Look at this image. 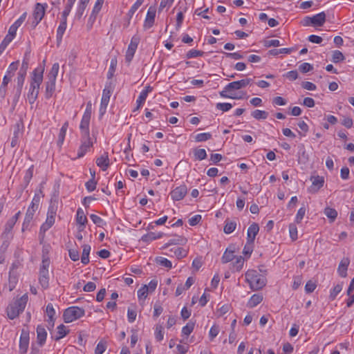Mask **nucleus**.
<instances>
[{
    "label": "nucleus",
    "instance_id": "1",
    "mask_svg": "<svg viewBox=\"0 0 354 354\" xmlns=\"http://www.w3.org/2000/svg\"><path fill=\"white\" fill-rule=\"evenodd\" d=\"M44 69L35 68L31 77L29 90L27 94V98L30 104L35 103L38 97L40 86L43 81Z\"/></svg>",
    "mask_w": 354,
    "mask_h": 354
},
{
    "label": "nucleus",
    "instance_id": "2",
    "mask_svg": "<svg viewBox=\"0 0 354 354\" xmlns=\"http://www.w3.org/2000/svg\"><path fill=\"white\" fill-rule=\"evenodd\" d=\"M26 294L11 302L7 307V315L10 319L17 317L24 311L28 301Z\"/></svg>",
    "mask_w": 354,
    "mask_h": 354
},
{
    "label": "nucleus",
    "instance_id": "3",
    "mask_svg": "<svg viewBox=\"0 0 354 354\" xmlns=\"http://www.w3.org/2000/svg\"><path fill=\"white\" fill-rule=\"evenodd\" d=\"M245 279L250 288L254 290L261 289L266 283V277L254 270H248L245 273Z\"/></svg>",
    "mask_w": 354,
    "mask_h": 354
},
{
    "label": "nucleus",
    "instance_id": "4",
    "mask_svg": "<svg viewBox=\"0 0 354 354\" xmlns=\"http://www.w3.org/2000/svg\"><path fill=\"white\" fill-rule=\"evenodd\" d=\"M49 266L50 260L48 258L43 259L39 275V283L43 289H47L49 286Z\"/></svg>",
    "mask_w": 354,
    "mask_h": 354
},
{
    "label": "nucleus",
    "instance_id": "5",
    "mask_svg": "<svg viewBox=\"0 0 354 354\" xmlns=\"http://www.w3.org/2000/svg\"><path fill=\"white\" fill-rule=\"evenodd\" d=\"M85 314L83 308L78 306H71L66 308L63 314V319L65 323H71L81 318Z\"/></svg>",
    "mask_w": 354,
    "mask_h": 354
},
{
    "label": "nucleus",
    "instance_id": "6",
    "mask_svg": "<svg viewBox=\"0 0 354 354\" xmlns=\"http://www.w3.org/2000/svg\"><path fill=\"white\" fill-rule=\"evenodd\" d=\"M39 197L35 196L30 205L28 207L26 213L25 218L23 223L22 230L24 231L29 226L30 223L33 218L34 214L39 205Z\"/></svg>",
    "mask_w": 354,
    "mask_h": 354
},
{
    "label": "nucleus",
    "instance_id": "7",
    "mask_svg": "<svg viewBox=\"0 0 354 354\" xmlns=\"http://www.w3.org/2000/svg\"><path fill=\"white\" fill-rule=\"evenodd\" d=\"M113 91V88L111 86V83L106 84L105 88L102 92V96L101 99V103L100 106V116L102 117L106 113L107 106L109 104L110 97L111 95V93Z\"/></svg>",
    "mask_w": 354,
    "mask_h": 354
},
{
    "label": "nucleus",
    "instance_id": "8",
    "mask_svg": "<svg viewBox=\"0 0 354 354\" xmlns=\"http://www.w3.org/2000/svg\"><path fill=\"white\" fill-rule=\"evenodd\" d=\"M93 146L90 135L82 136L81 145L77 151V158H82Z\"/></svg>",
    "mask_w": 354,
    "mask_h": 354
},
{
    "label": "nucleus",
    "instance_id": "9",
    "mask_svg": "<svg viewBox=\"0 0 354 354\" xmlns=\"http://www.w3.org/2000/svg\"><path fill=\"white\" fill-rule=\"evenodd\" d=\"M140 41L139 37L136 36H133L131 39V42L128 46V49L125 55V59L126 62L128 63H130L134 56V54L136 53V50L138 48V44Z\"/></svg>",
    "mask_w": 354,
    "mask_h": 354
},
{
    "label": "nucleus",
    "instance_id": "10",
    "mask_svg": "<svg viewBox=\"0 0 354 354\" xmlns=\"http://www.w3.org/2000/svg\"><path fill=\"white\" fill-rule=\"evenodd\" d=\"M29 331L22 329L19 339V352L21 354H26L29 346Z\"/></svg>",
    "mask_w": 354,
    "mask_h": 354
},
{
    "label": "nucleus",
    "instance_id": "11",
    "mask_svg": "<svg viewBox=\"0 0 354 354\" xmlns=\"http://www.w3.org/2000/svg\"><path fill=\"white\" fill-rule=\"evenodd\" d=\"M47 6L46 4H41L39 3H37L35 7V10L33 12V17H34V21L35 26H37L41 20L43 19L44 15H45V8Z\"/></svg>",
    "mask_w": 354,
    "mask_h": 354
},
{
    "label": "nucleus",
    "instance_id": "12",
    "mask_svg": "<svg viewBox=\"0 0 354 354\" xmlns=\"http://www.w3.org/2000/svg\"><path fill=\"white\" fill-rule=\"evenodd\" d=\"M187 192V188L186 185H181L173 189L170 193V196L174 201H180L185 196Z\"/></svg>",
    "mask_w": 354,
    "mask_h": 354
},
{
    "label": "nucleus",
    "instance_id": "13",
    "mask_svg": "<svg viewBox=\"0 0 354 354\" xmlns=\"http://www.w3.org/2000/svg\"><path fill=\"white\" fill-rule=\"evenodd\" d=\"M16 223L10 218L5 224L4 230L1 235L2 239H12L13 237L12 229Z\"/></svg>",
    "mask_w": 354,
    "mask_h": 354
},
{
    "label": "nucleus",
    "instance_id": "14",
    "mask_svg": "<svg viewBox=\"0 0 354 354\" xmlns=\"http://www.w3.org/2000/svg\"><path fill=\"white\" fill-rule=\"evenodd\" d=\"M259 231V225L256 223H252L248 229L247 233V243L252 245L254 243L255 237Z\"/></svg>",
    "mask_w": 354,
    "mask_h": 354
},
{
    "label": "nucleus",
    "instance_id": "15",
    "mask_svg": "<svg viewBox=\"0 0 354 354\" xmlns=\"http://www.w3.org/2000/svg\"><path fill=\"white\" fill-rule=\"evenodd\" d=\"M252 82V79L246 78L239 81H234L226 85V89L239 90L245 88Z\"/></svg>",
    "mask_w": 354,
    "mask_h": 354
},
{
    "label": "nucleus",
    "instance_id": "16",
    "mask_svg": "<svg viewBox=\"0 0 354 354\" xmlns=\"http://www.w3.org/2000/svg\"><path fill=\"white\" fill-rule=\"evenodd\" d=\"M156 10L150 7L147 11L146 18L144 21L143 28L145 30L151 28L155 22Z\"/></svg>",
    "mask_w": 354,
    "mask_h": 354
},
{
    "label": "nucleus",
    "instance_id": "17",
    "mask_svg": "<svg viewBox=\"0 0 354 354\" xmlns=\"http://www.w3.org/2000/svg\"><path fill=\"white\" fill-rule=\"evenodd\" d=\"M76 221L77 223L79 225L78 231L82 232L84 230L86 223H87L88 221L82 208H78L77 210Z\"/></svg>",
    "mask_w": 354,
    "mask_h": 354
},
{
    "label": "nucleus",
    "instance_id": "18",
    "mask_svg": "<svg viewBox=\"0 0 354 354\" xmlns=\"http://www.w3.org/2000/svg\"><path fill=\"white\" fill-rule=\"evenodd\" d=\"M349 264L350 259L348 257L343 258L339 262L337 268V273L341 277H346L348 267Z\"/></svg>",
    "mask_w": 354,
    "mask_h": 354
},
{
    "label": "nucleus",
    "instance_id": "19",
    "mask_svg": "<svg viewBox=\"0 0 354 354\" xmlns=\"http://www.w3.org/2000/svg\"><path fill=\"white\" fill-rule=\"evenodd\" d=\"M312 180V186L310 187V192L315 193L323 187L324 183V178L323 176H313L310 179Z\"/></svg>",
    "mask_w": 354,
    "mask_h": 354
},
{
    "label": "nucleus",
    "instance_id": "20",
    "mask_svg": "<svg viewBox=\"0 0 354 354\" xmlns=\"http://www.w3.org/2000/svg\"><path fill=\"white\" fill-rule=\"evenodd\" d=\"M26 76V74H25V73H19V72L17 73L16 93H15V97L17 98V100H18L19 96L21 95Z\"/></svg>",
    "mask_w": 354,
    "mask_h": 354
},
{
    "label": "nucleus",
    "instance_id": "21",
    "mask_svg": "<svg viewBox=\"0 0 354 354\" xmlns=\"http://www.w3.org/2000/svg\"><path fill=\"white\" fill-rule=\"evenodd\" d=\"M36 331L37 343L40 346H42L46 342L47 332L45 328L41 325L37 326Z\"/></svg>",
    "mask_w": 354,
    "mask_h": 354
},
{
    "label": "nucleus",
    "instance_id": "22",
    "mask_svg": "<svg viewBox=\"0 0 354 354\" xmlns=\"http://www.w3.org/2000/svg\"><path fill=\"white\" fill-rule=\"evenodd\" d=\"M326 17L324 12H321L311 17L312 25L314 26H322L326 21Z\"/></svg>",
    "mask_w": 354,
    "mask_h": 354
},
{
    "label": "nucleus",
    "instance_id": "23",
    "mask_svg": "<svg viewBox=\"0 0 354 354\" xmlns=\"http://www.w3.org/2000/svg\"><path fill=\"white\" fill-rule=\"evenodd\" d=\"M96 164L103 171H106L109 166V159L107 153H104L100 157L96 160Z\"/></svg>",
    "mask_w": 354,
    "mask_h": 354
},
{
    "label": "nucleus",
    "instance_id": "24",
    "mask_svg": "<svg viewBox=\"0 0 354 354\" xmlns=\"http://www.w3.org/2000/svg\"><path fill=\"white\" fill-rule=\"evenodd\" d=\"M91 118L83 116L81 120L80 129L82 136L90 135L89 134V124Z\"/></svg>",
    "mask_w": 354,
    "mask_h": 354
},
{
    "label": "nucleus",
    "instance_id": "25",
    "mask_svg": "<svg viewBox=\"0 0 354 354\" xmlns=\"http://www.w3.org/2000/svg\"><path fill=\"white\" fill-rule=\"evenodd\" d=\"M12 78V76L8 75V74H6L3 78V81H2V83H1V85L0 86V96L2 97V98H4L6 95V92H7V86L8 84V83L11 81Z\"/></svg>",
    "mask_w": 354,
    "mask_h": 354
},
{
    "label": "nucleus",
    "instance_id": "26",
    "mask_svg": "<svg viewBox=\"0 0 354 354\" xmlns=\"http://www.w3.org/2000/svg\"><path fill=\"white\" fill-rule=\"evenodd\" d=\"M69 333V330L64 324H60L57 328V333L54 336H52L55 341H59L65 337Z\"/></svg>",
    "mask_w": 354,
    "mask_h": 354
},
{
    "label": "nucleus",
    "instance_id": "27",
    "mask_svg": "<svg viewBox=\"0 0 354 354\" xmlns=\"http://www.w3.org/2000/svg\"><path fill=\"white\" fill-rule=\"evenodd\" d=\"M55 82L56 80L48 79V81L46 82L45 96L47 99L52 97L55 90Z\"/></svg>",
    "mask_w": 354,
    "mask_h": 354
},
{
    "label": "nucleus",
    "instance_id": "28",
    "mask_svg": "<svg viewBox=\"0 0 354 354\" xmlns=\"http://www.w3.org/2000/svg\"><path fill=\"white\" fill-rule=\"evenodd\" d=\"M163 234H164L162 232L155 233V232H149V233L143 235L141 238V240L143 242L147 243V242L156 240V239H160L161 237H162Z\"/></svg>",
    "mask_w": 354,
    "mask_h": 354
},
{
    "label": "nucleus",
    "instance_id": "29",
    "mask_svg": "<svg viewBox=\"0 0 354 354\" xmlns=\"http://www.w3.org/2000/svg\"><path fill=\"white\" fill-rule=\"evenodd\" d=\"M68 121H66L60 131H59V135H58V140H57V145L61 147L63 143H64V139H65V136H66V131L68 129Z\"/></svg>",
    "mask_w": 354,
    "mask_h": 354
},
{
    "label": "nucleus",
    "instance_id": "30",
    "mask_svg": "<svg viewBox=\"0 0 354 354\" xmlns=\"http://www.w3.org/2000/svg\"><path fill=\"white\" fill-rule=\"evenodd\" d=\"M83 250H82V254L81 257V262L84 265H86L89 263V254L91 252V246L89 245H84L82 246Z\"/></svg>",
    "mask_w": 354,
    "mask_h": 354
},
{
    "label": "nucleus",
    "instance_id": "31",
    "mask_svg": "<svg viewBox=\"0 0 354 354\" xmlns=\"http://www.w3.org/2000/svg\"><path fill=\"white\" fill-rule=\"evenodd\" d=\"M263 300V296L259 294L253 295L248 301V306L254 308L260 304Z\"/></svg>",
    "mask_w": 354,
    "mask_h": 354
},
{
    "label": "nucleus",
    "instance_id": "32",
    "mask_svg": "<svg viewBox=\"0 0 354 354\" xmlns=\"http://www.w3.org/2000/svg\"><path fill=\"white\" fill-rule=\"evenodd\" d=\"M324 213L330 219V223L334 222L337 216V212L336 209L328 207L324 209Z\"/></svg>",
    "mask_w": 354,
    "mask_h": 354
},
{
    "label": "nucleus",
    "instance_id": "33",
    "mask_svg": "<svg viewBox=\"0 0 354 354\" xmlns=\"http://www.w3.org/2000/svg\"><path fill=\"white\" fill-rule=\"evenodd\" d=\"M118 61L115 57L111 58L110 62V66L109 68V71L107 73V78L111 79L114 76V73L115 72L116 66H117Z\"/></svg>",
    "mask_w": 354,
    "mask_h": 354
},
{
    "label": "nucleus",
    "instance_id": "34",
    "mask_svg": "<svg viewBox=\"0 0 354 354\" xmlns=\"http://www.w3.org/2000/svg\"><path fill=\"white\" fill-rule=\"evenodd\" d=\"M59 70V65L58 63H55L53 64L50 71L48 74V79L56 80L57 76Z\"/></svg>",
    "mask_w": 354,
    "mask_h": 354
},
{
    "label": "nucleus",
    "instance_id": "35",
    "mask_svg": "<svg viewBox=\"0 0 354 354\" xmlns=\"http://www.w3.org/2000/svg\"><path fill=\"white\" fill-rule=\"evenodd\" d=\"M46 313L48 317V322H52V327L54 326V315H55V310L52 304H48L46 306Z\"/></svg>",
    "mask_w": 354,
    "mask_h": 354
},
{
    "label": "nucleus",
    "instance_id": "36",
    "mask_svg": "<svg viewBox=\"0 0 354 354\" xmlns=\"http://www.w3.org/2000/svg\"><path fill=\"white\" fill-rule=\"evenodd\" d=\"M252 116L256 120H265L268 116V113L266 111L256 109L251 113Z\"/></svg>",
    "mask_w": 354,
    "mask_h": 354
},
{
    "label": "nucleus",
    "instance_id": "37",
    "mask_svg": "<svg viewBox=\"0 0 354 354\" xmlns=\"http://www.w3.org/2000/svg\"><path fill=\"white\" fill-rule=\"evenodd\" d=\"M244 263V259L241 256L237 257L236 258V261L232 263V270L233 271L239 272L240 271Z\"/></svg>",
    "mask_w": 354,
    "mask_h": 354
},
{
    "label": "nucleus",
    "instance_id": "38",
    "mask_svg": "<svg viewBox=\"0 0 354 354\" xmlns=\"http://www.w3.org/2000/svg\"><path fill=\"white\" fill-rule=\"evenodd\" d=\"M186 242V239L182 236H176L169 241L163 247L164 248H167L171 245H183Z\"/></svg>",
    "mask_w": 354,
    "mask_h": 354
},
{
    "label": "nucleus",
    "instance_id": "39",
    "mask_svg": "<svg viewBox=\"0 0 354 354\" xmlns=\"http://www.w3.org/2000/svg\"><path fill=\"white\" fill-rule=\"evenodd\" d=\"M66 24H67V21H66V20L64 21V20L61 19L60 24L58 26V28L57 30V38L58 39H62V38L65 32V30L66 29Z\"/></svg>",
    "mask_w": 354,
    "mask_h": 354
},
{
    "label": "nucleus",
    "instance_id": "40",
    "mask_svg": "<svg viewBox=\"0 0 354 354\" xmlns=\"http://www.w3.org/2000/svg\"><path fill=\"white\" fill-rule=\"evenodd\" d=\"M234 257V251H230L228 249H226L221 258V261L223 263H227L232 261Z\"/></svg>",
    "mask_w": 354,
    "mask_h": 354
},
{
    "label": "nucleus",
    "instance_id": "41",
    "mask_svg": "<svg viewBox=\"0 0 354 354\" xmlns=\"http://www.w3.org/2000/svg\"><path fill=\"white\" fill-rule=\"evenodd\" d=\"M156 262L165 268L170 269L172 267L171 262L167 259L162 257H158L156 259Z\"/></svg>",
    "mask_w": 354,
    "mask_h": 354
},
{
    "label": "nucleus",
    "instance_id": "42",
    "mask_svg": "<svg viewBox=\"0 0 354 354\" xmlns=\"http://www.w3.org/2000/svg\"><path fill=\"white\" fill-rule=\"evenodd\" d=\"M144 0H136L135 3L131 6L130 10L128 12L127 16L129 19H131L133 17V14L139 8V7L143 3Z\"/></svg>",
    "mask_w": 354,
    "mask_h": 354
},
{
    "label": "nucleus",
    "instance_id": "43",
    "mask_svg": "<svg viewBox=\"0 0 354 354\" xmlns=\"http://www.w3.org/2000/svg\"><path fill=\"white\" fill-rule=\"evenodd\" d=\"M194 155L196 160H203L207 158V153L204 149H196Z\"/></svg>",
    "mask_w": 354,
    "mask_h": 354
},
{
    "label": "nucleus",
    "instance_id": "44",
    "mask_svg": "<svg viewBox=\"0 0 354 354\" xmlns=\"http://www.w3.org/2000/svg\"><path fill=\"white\" fill-rule=\"evenodd\" d=\"M236 224L235 222L226 221L224 229H223L224 232L225 234L232 233L236 229Z\"/></svg>",
    "mask_w": 354,
    "mask_h": 354
},
{
    "label": "nucleus",
    "instance_id": "45",
    "mask_svg": "<svg viewBox=\"0 0 354 354\" xmlns=\"http://www.w3.org/2000/svg\"><path fill=\"white\" fill-rule=\"evenodd\" d=\"M194 323L192 322H189L185 326L182 328V333L184 335L188 336L189 335L194 328Z\"/></svg>",
    "mask_w": 354,
    "mask_h": 354
},
{
    "label": "nucleus",
    "instance_id": "46",
    "mask_svg": "<svg viewBox=\"0 0 354 354\" xmlns=\"http://www.w3.org/2000/svg\"><path fill=\"white\" fill-rule=\"evenodd\" d=\"M343 288V283L337 284L331 290L330 293V298L331 300H334L337 295L342 291Z\"/></svg>",
    "mask_w": 354,
    "mask_h": 354
},
{
    "label": "nucleus",
    "instance_id": "47",
    "mask_svg": "<svg viewBox=\"0 0 354 354\" xmlns=\"http://www.w3.org/2000/svg\"><path fill=\"white\" fill-rule=\"evenodd\" d=\"M18 28L19 27H17V26L12 24L8 30V34L5 37L4 39L8 38L9 42H11L16 35V32Z\"/></svg>",
    "mask_w": 354,
    "mask_h": 354
},
{
    "label": "nucleus",
    "instance_id": "48",
    "mask_svg": "<svg viewBox=\"0 0 354 354\" xmlns=\"http://www.w3.org/2000/svg\"><path fill=\"white\" fill-rule=\"evenodd\" d=\"M212 138V135L209 133H198L195 136L196 142H204L209 140Z\"/></svg>",
    "mask_w": 354,
    "mask_h": 354
},
{
    "label": "nucleus",
    "instance_id": "49",
    "mask_svg": "<svg viewBox=\"0 0 354 354\" xmlns=\"http://www.w3.org/2000/svg\"><path fill=\"white\" fill-rule=\"evenodd\" d=\"M155 337L157 341H161L164 337L163 328L161 325H156L155 328Z\"/></svg>",
    "mask_w": 354,
    "mask_h": 354
},
{
    "label": "nucleus",
    "instance_id": "50",
    "mask_svg": "<svg viewBox=\"0 0 354 354\" xmlns=\"http://www.w3.org/2000/svg\"><path fill=\"white\" fill-rule=\"evenodd\" d=\"M344 55L343 53L339 50H335L333 53V57L332 61L334 63H338L341 61H343L344 59Z\"/></svg>",
    "mask_w": 354,
    "mask_h": 354
},
{
    "label": "nucleus",
    "instance_id": "51",
    "mask_svg": "<svg viewBox=\"0 0 354 354\" xmlns=\"http://www.w3.org/2000/svg\"><path fill=\"white\" fill-rule=\"evenodd\" d=\"M204 54L203 51L192 49L189 50L186 54V57L187 59L194 58L199 56H202Z\"/></svg>",
    "mask_w": 354,
    "mask_h": 354
},
{
    "label": "nucleus",
    "instance_id": "52",
    "mask_svg": "<svg viewBox=\"0 0 354 354\" xmlns=\"http://www.w3.org/2000/svg\"><path fill=\"white\" fill-rule=\"evenodd\" d=\"M18 65H19L18 61L12 62L9 65L8 70L6 71V73L13 77L16 71L18 68Z\"/></svg>",
    "mask_w": 354,
    "mask_h": 354
},
{
    "label": "nucleus",
    "instance_id": "53",
    "mask_svg": "<svg viewBox=\"0 0 354 354\" xmlns=\"http://www.w3.org/2000/svg\"><path fill=\"white\" fill-rule=\"evenodd\" d=\"M289 233L292 241L297 239V228L294 223H290L289 225Z\"/></svg>",
    "mask_w": 354,
    "mask_h": 354
},
{
    "label": "nucleus",
    "instance_id": "54",
    "mask_svg": "<svg viewBox=\"0 0 354 354\" xmlns=\"http://www.w3.org/2000/svg\"><path fill=\"white\" fill-rule=\"evenodd\" d=\"M106 343L104 341H100L95 350V354H103V353L106 351Z\"/></svg>",
    "mask_w": 354,
    "mask_h": 354
},
{
    "label": "nucleus",
    "instance_id": "55",
    "mask_svg": "<svg viewBox=\"0 0 354 354\" xmlns=\"http://www.w3.org/2000/svg\"><path fill=\"white\" fill-rule=\"evenodd\" d=\"M147 285H144L138 290V297L139 299H145L148 295Z\"/></svg>",
    "mask_w": 354,
    "mask_h": 354
},
{
    "label": "nucleus",
    "instance_id": "56",
    "mask_svg": "<svg viewBox=\"0 0 354 354\" xmlns=\"http://www.w3.org/2000/svg\"><path fill=\"white\" fill-rule=\"evenodd\" d=\"M217 109L221 110L223 112L228 111L232 108V104L230 103H217L216 105Z\"/></svg>",
    "mask_w": 354,
    "mask_h": 354
},
{
    "label": "nucleus",
    "instance_id": "57",
    "mask_svg": "<svg viewBox=\"0 0 354 354\" xmlns=\"http://www.w3.org/2000/svg\"><path fill=\"white\" fill-rule=\"evenodd\" d=\"M218 333H219L218 326L213 325L211 327V328L209 330V336L210 340H213L214 338H215L218 335Z\"/></svg>",
    "mask_w": 354,
    "mask_h": 354
},
{
    "label": "nucleus",
    "instance_id": "58",
    "mask_svg": "<svg viewBox=\"0 0 354 354\" xmlns=\"http://www.w3.org/2000/svg\"><path fill=\"white\" fill-rule=\"evenodd\" d=\"M34 166L31 165L26 171L24 181L28 184L30 181L33 175Z\"/></svg>",
    "mask_w": 354,
    "mask_h": 354
},
{
    "label": "nucleus",
    "instance_id": "59",
    "mask_svg": "<svg viewBox=\"0 0 354 354\" xmlns=\"http://www.w3.org/2000/svg\"><path fill=\"white\" fill-rule=\"evenodd\" d=\"M176 257L180 259L187 256V252L182 248H176L174 250Z\"/></svg>",
    "mask_w": 354,
    "mask_h": 354
},
{
    "label": "nucleus",
    "instance_id": "60",
    "mask_svg": "<svg viewBox=\"0 0 354 354\" xmlns=\"http://www.w3.org/2000/svg\"><path fill=\"white\" fill-rule=\"evenodd\" d=\"M305 214H306V208L304 207L299 208L297 213L296 217H295V221L297 223H299L301 221V220L303 219Z\"/></svg>",
    "mask_w": 354,
    "mask_h": 354
},
{
    "label": "nucleus",
    "instance_id": "61",
    "mask_svg": "<svg viewBox=\"0 0 354 354\" xmlns=\"http://www.w3.org/2000/svg\"><path fill=\"white\" fill-rule=\"evenodd\" d=\"M29 66V59L26 57L24 58L21 68L19 71V73L27 74V71Z\"/></svg>",
    "mask_w": 354,
    "mask_h": 354
},
{
    "label": "nucleus",
    "instance_id": "62",
    "mask_svg": "<svg viewBox=\"0 0 354 354\" xmlns=\"http://www.w3.org/2000/svg\"><path fill=\"white\" fill-rule=\"evenodd\" d=\"M313 66L307 62L301 64L299 66V69L301 73H307L313 70Z\"/></svg>",
    "mask_w": 354,
    "mask_h": 354
},
{
    "label": "nucleus",
    "instance_id": "63",
    "mask_svg": "<svg viewBox=\"0 0 354 354\" xmlns=\"http://www.w3.org/2000/svg\"><path fill=\"white\" fill-rule=\"evenodd\" d=\"M290 81H294L298 77V73L297 71H290L283 75Z\"/></svg>",
    "mask_w": 354,
    "mask_h": 354
},
{
    "label": "nucleus",
    "instance_id": "64",
    "mask_svg": "<svg viewBox=\"0 0 354 354\" xmlns=\"http://www.w3.org/2000/svg\"><path fill=\"white\" fill-rule=\"evenodd\" d=\"M316 284L312 281H308L305 286V290L308 293L313 292L316 288Z\"/></svg>",
    "mask_w": 354,
    "mask_h": 354
}]
</instances>
